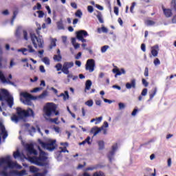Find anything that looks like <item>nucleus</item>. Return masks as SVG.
<instances>
[{"instance_id":"nucleus-1","label":"nucleus","mask_w":176,"mask_h":176,"mask_svg":"<svg viewBox=\"0 0 176 176\" xmlns=\"http://www.w3.org/2000/svg\"><path fill=\"white\" fill-rule=\"evenodd\" d=\"M25 148L28 156V159L31 163L36 164V166H43V162L47 160V157L46 156V153L41 149V147H38L40 151L39 156L36 157L38 155V151L34 148V144H26L25 145ZM30 155H34V156L31 157Z\"/></svg>"},{"instance_id":"nucleus-2","label":"nucleus","mask_w":176,"mask_h":176,"mask_svg":"<svg viewBox=\"0 0 176 176\" xmlns=\"http://www.w3.org/2000/svg\"><path fill=\"white\" fill-rule=\"evenodd\" d=\"M0 167L3 168V170L0 173L2 176H9V173H8V168H18V170H21L23 166L19 165L17 162L12 161V157L8 155L6 157L0 158Z\"/></svg>"},{"instance_id":"nucleus-3","label":"nucleus","mask_w":176,"mask_h":176,"mask_svg":"<svg viewBox=\"0 0 176 176\" xmlns=\"http://www.w3.org/2000/svg\"><path fill=\"white\" fill-rule=\"evenodd\" d=\"M28 116H32V118L35 116V113L32 109L28 108L27 110H23L21 108L17 107L16 114H12L11 120L14 123H19L20 120H23L24 118H28Z\"/></svg>"},{"instance_id":"nucleus-4","label":"nucleus","mask_w":176,"mask_h":176,"mask_svg":"<svg viewBox=\"0 0 176 176\" xmlns=\"http://www.w3.org/2000/svg\"><path fill=\"white\" fill-rule=\"evenodd\" d=\"M40 30H42V28H41V25H39V27L36 30V32L37 35H38V37L35 35L34 33L30 34V38L31 41L33 43V46L35 47V49H38V47L40 49H43V38H42V36H40L39 34H41V32H39Z\"/></svg>"},{"instance_id":"nucleus-5","label":"nucleus","mask_w":176,"mask_h":176,"mask_svg":"<svg viewBox=\"0 0 176 176\" xmlns=\"http://www.w3.org/2000/svg\"><path fill=\"white\" fill-rule=\"evenodd\" d=\"M20 96L21 97H23V98H25V100H23V98L20 99L21 102H23V104H24L25 105H29L30 107L32 105V102L31 101V100H36V97L33 96L28 92H21Z\"/></svg>"},{"instance_id":"nucleus-6","label":"nucleus","mask_w":176,"mask_h":176,"mask_svg":"<svg viewBox=\"0 0 176 176\" xmlns=\"http://www.w3.org/2000/svg\"><path fill=\"white\" fill-rule=\"evenodd\" d=\"M44 112L46 116H52L53 114L57 116L59 113L58 111H56V104L53 103H47L44 107Z\"/></svg>"},{"instance_id":"nucleus-7","label":"nucleus","mask_w":176,"mask_h":176,"mask_svg":"<svg viewBox=\"0 0 176 176\" xmlns=\"http://www.w3.org/2000/svg\"><path fill=\"white\" fill-rule=\"evenodd\" d=\"M38 142L41 145L42 148H44V149H47L50 152L56 149V140H50L48 143H45L41 139H38Z\"/></svg>"},{"instance_id":"nucleus-8","label":"nucleus","mask_w":176,"mask_h":176,"mask_svg":"<svg viewBox=\"0 0 176 176\" xmlns=\"http://www.w3.org/2000/svg\"><path fill=\"white\" fill-rule=\"evenodd\" d=\"M2 94H5V96H7V98L0 94V101H6L8 107L12 108L14 104L13 102V96H9V93L6 91V89H2Z\"/></svg>"},{"instance_id":"nucleus-9","label":"nucleus","mask_w":176,"mask_h":176,"mask_svg":"<svg viewBox=\"0 0 176 176\" xmlns=\"http://www.w3.org/2000/svg\"><path fill=\"white\" fill-rule=\"evenodd\" d=\"M96 67V61L94 59H88L85 64V69L86 71H89V72H94V68Z\"/></svg>"},{"instance_id":"nucleus-10","label":"nucleus","mask_w":176,"mask_h":176,"mask_svg":"<svg viewBox=\"0 0 176 176\" xmlns=\"http://www.w3.org/2000/svg\"><path fill=\"white\" fill-rule=\"evenodd\" d=\"M17 52H21L23 56H28V53H32L33 54H35L36 51L34 50V47H32V45H28V48H21L18 49Z\"/></svg>"},{"instance_id":"nucleus-11","label":"nucleus","mask_w":176,"mask_h":176,"mask_svg":"<svg viewBox=\"0 0 176 176\" xmlns=\"http://www.w3.org/2000/svg\"><path fill=\"white\" fill-rule=\"evenodd\" d=\"M74 67V62H65L63 65L62 72L65 75H68L69 74V69Z\"/></svg>"},{"instance_id":"nucleus-12","label":"nucleus","mask_w":176,"mask_h":176,"mask_svg":"<svg viewBox=\"0 0 176 176\" xmlns=\"http://www.w3.org/2000/svg\"><path fill=\"white\" fill-rule=\"evenodd\" d=\"M117 151H118V143H116L113 144L111 147V151H110L107 154V157L109 162H112V159H113V156H115V153H116Z\"/></svg>"},{"instance_id":"nucleus-13","label":"nucleus","mask_w":176,"mask_h":176,"mask_svg":"<svg viewBox=\"0 0 176 176\" xmlns=\"http://www.w3.org/2000/svg\"><path fill=\"white\" fill-rule=\"evenodd\" d=\"M8 135L6 128H5V126L2 124V123H0V142L2 141V137L3 140H6V138H8Z\"/></svg>"},{"instance_id":"nucleus-14","label":"nucleus","mask_w":176,"mask_h":176,"mask_svg":"<svg viewBox=\"0 0 176 176\" xmlns=\"http://www.w3.org/2000/svg\"><path fill=\"white\" fill-rule=\"evenodd\" d=\"M159 54V45H156L153 47H151V55H149V57L152 58L153 57H157V55Z\"/></svg>"},{"instance_id":"nucleus-15","label":"nucleus","mask_w":176,"mask_h":176,"mask_svg":"<svg viewBox=\"0 0 176 176\" xmlns=\"http://www.w3.org/2000/svg\"><path fill=\"white\" fill-rule=\"evenodd\" d=\"M125 86L129 90H130V89H135V87H137V80L132 78L131 82H127Z\"/></svg>"},{"instance_id":"nucleus-16","label":"nucleus","mask_w":176,"mask_h":176,"mask_svg":"<svg viewBox=\"0 0 176 176\" xmlns=\"http://www.w3.org/2000/svg\"><path fill=\"white\" fill-rule=\"evenodd\" d=\"M102 130L104 131V126H101L100 128H99L98 126H94L91 128L90 133L91 134H94V137H96L97 134L101 133Z\"/></svg>"},{"instance_id":"nucleus-17","label":"nucleus","mask_w":176,"mask_h":176,"mask_svg":"<svg viewBox=\"0 0 176 176\" xmlns=\"http://www.w3.org/2000/svg\"><path fill=\"white\" fill-rule=\"evenodd\" d=\"M77 39L80 38H86V36H89V33L86 30H79L76 32Z\"/></svg>"},{"instance_id":"nucleus-18","label":"nucleus","mask_w":176,"mask_h":176,"mask_svg":"<svg viewBox=\"0 0 176 176\" xmlns=\"http://www.w3.org/2000/svg\"><path fill=\"white\" fill-rule=\"evenodd\" d=\"M0 80L3 83H7L8 85H12V86H14V82L6 80V77H5V75H3V73H2V72H0Z\"/></svg>"},{"instance_id":"nucleus-19","label":"nucleus","mask_w":176,"mask_h":176,"mask_svg":"<svg viewBox=\"0 0 176 176\" xmlns=\"http://www.w3.org/2000/svg\"><path fill=\"white\" fill-rule=\"evenodd\" d=\"M162 10L164 12V16L166 17H171V16H173V12L171 11L170 9H167V8H162Z\"/></svg>"},{"instance_id":"nucleus-20","label":"nucleus","mask_w":176,"mask_h":176,"mask_svg":"<svg viewBox=\"0 0 176 176\" xmlns=\"http://www.w3.org/2000/svg\"><path fill=\"white\" fill-rule=\"evenodd\" d=\"M13 174L17 176H23L27 175V171L25 170H22L21 171L14 170Z\"/></svg>"},{"instance_id":"nucleus-21","label":"nucleus","mask_w":176,"mask_h":176,"mask_svg":"<svg viewBox=\"0 0 176 176\" xmlns=\"http://www.w3.org/2000/svg\"><path fill=\"white\" fill-rule=\"evenodd\" d=\"M59 97H63L64 101H67V100H68L69 98V94H68V91H65V94L64 93H61L59 95Z\"/></svg>"},{"instance_id":"nucleus-22","label":"nucleus","mask_w":176,"mask_h":176,"mask_svg":"<svg viewBox=\"0 0 176 176\" xmlns=\"http://www.w3.org/2000/svg\"><path fill=\"white\" fill-rule=\"evenodd\" d=\"M156 93H157V88H154L153 90H151V91L150 92V99L148 100V101H151V100L153 99V97L156 96Z\"/></svg>"},{"instance_id":"nucleus-23","label":"nucleus","mask_w":176,"mask_h":176,"mask_svg":"<svg viewBox=\"0 0 176 176\" xmlns=\"http://www.w3.org/2000/svg\"><path fill=\"white\" fill-rule=\"evenodd\" d=\"M91 85H93V83L91 82V80H87L85 82V91H86V90H90V88L91 87Z\"/></svg>"},{"instance_id":"nucleus-24","label":"nucleus","mask_w":176,"mask_h":176,"mask_svg":"<svg viewBox=\"0 0 176 176\" xmlns=\"http://www.w3.org/2000/svg\"><path fill=\"white\" fill-rule=\"evenodd\" d=\"M112 72L116 74L115 78H118V76H120V75H122V73H120V69H118V67L113 69Z\"/></svg>"},{"instance_id":"nucleus-25","label":"nucleus","mask_w":176,"mask_h":176,"mask_svg":"<svg viewBox=\"0 0 176 176\" xmlns=\"http://www.w3.org/2000/svg\"><path fill=\"white\" fill-rule=\"evenodd\" d=\"M17 14H19V11L18 10H14L13 12V16H12V19L11 20V25H13V24L14 23V20H16V17H17Z\"/></svg>"},{"instance_id":"nucleus-26","label":"nucleus","mask_w":176,"mask_h":176,"mask_svg":"<svg viewBox=\"0 0 176 176\" xmlns=\"http://www.w3.org/2000/svg\"><path fill=\"white\" fill-rule=\"evenodd\" d=\"M96 17L101 24L104 23V19H102V14L101 12H98Z\"/></svg>"},{"instance_id":"nucleus-27","label":"nucleus","mask_w":176,"mask_h":176,"mask_svg":"<svg viewBox=\"0 0 176 176\" xmlns=\"http://www.w3.org/2000/svg\"><path fill=\"white\" fill-rule=\"evenodd\" d=\"M76 17H78V19H82V16H83V12H82V10H78L75 12Z\"/></svg>"},{"instance_id":"nucleus-28","label":"nucleus","mask_w":176,"mask_h":176,"mask_svg":"<svg viewBox=\"0 0 176 176\" xmlns=\"http://www.w3.org/2000/svg\"><path fill=\"white\" fill-rule=\"evenodd\" d=\"M56 42H57V39H56V38L52 39L51 44L50 45V49H53V47H56Z\"/></svg>"},{"instance_id":"nucleus-29","label":"nucleus","mask_w":176,"mask_h":176,"mask_svg":"<svg viewBox=\"0 0 176 176\" xmlns=\"http://www.w3.org/2000/svg\"><path fill=\"white\" fill-rule=\"evenodd\" d=\"M14 159H19V157H21V154L19 150H16V152L13 153Z\"/></svg>"},{"instance_id":"nucleus-30","label":"nucleus","mask_w":176,"mask_h":176,"mask_svg":"<svg viewBox=\"0 0 176 176\" xmlns=\"http://www.w3.org/2000/svg\"><path fill=\"white\" fill-rule=\"evenodd\" d=\"M98 146H99V149L100 151H102V149H104V146H105V143L104 142V141L101 140L98 142Z\"/></svg>"},{"instance_id":"nucleus-31","label":"nucleus","mask_w":176,"mask_h":176,"mask_svg":"<svg viewBox=\"0 0 176 176\" xmlns=\"http://www.w3.org/2000/svg\"><path fill=\"white\" fill-rule=\"evenodd\" d=\"M43 63H44V64H45V65H50V59H49V58L47 57H44L42 59Z\"/></svg>"},{"instance_id":"nucleus-32","label":"nucleus","mask_w":176,"mask_h":176,"mask_svg":"<svg viewBox=\"0 0 176 176\" xmlns=\"http://www.w3.org/2000/svg\"><path fill=\"white\" fill-rule=\"evenodd\" d=\"M21 27H18L15 33V36H16V38H19L21 34Z\"/></svg>"},{"instance_id":"nucleus-33","label":"nucleus","mask_w":176,"mask_h":176,"mask_svg":"<svg viewBox=\"0 0 176 176\" xmlns=\"http://www.w3.org/2000/svg\"><path fill=\"white\" fill-rule=\"evenodd\" d=\"M54 61L60 62L61 60H63V56H61V55H54Z\"/></svg>"},{"instance_id":"nucleus-34","label":"nucleus","mask_w":176,"mask_h":176,"mask_svg":"<svg viewBox=\"0 0 176 176\" xmlns=\"http://www.w3.org/2000/svg\"><path fill=\"white\" fill-rule=\"evenodd\" d=\"M58 30H64V25L63 24V21H58L56 23Z\"/></svg>"},{"instance_id":"nucleus-35","label":"nucleus","mask_w":176,"mask_h":176,"mask_svg":"<svg viewBox=\"0 0 176 176\" xmlns=\"http://www.w3.org/2000/svg\"><path fill=\"white\" fill-rule=\"evenodd\" d=\"M30 173H38V171H39V169H38V168L35 166H30Z\"/></svg>"},{"instance_id":"nucleus-36","label":"nucleus","mask_w":176,"mask_h":176,"mask_svg":"<svg viewBox=\"0 0 176 176\" xmlns=\"http://www.w3.org/2000/svg\"><path fill=\"white\" fill-rule=\"evenodd\" d=\"M56 71H63V65L61 63H58L55 65Z\"/></svg>"},{"instance_id":"nucleus-37","label":"nucleus","mask_w":176,"mask_h":176,"mask_svg":"<svg viewBox=\"0 0 176 176\" xmlns=\"http://www.w3.org/2000/svg\"><path fill=\"white\" fill-rule=\"evenodd\" d=\"M93 176H105V174L102 171H97L94 173Z\"/></svg>"},{"instance_id":"nucleus-38","label":"nucleus","mask_w":176,"mask_h":176,"mask_svg":"<svg viewBox=\"0 0 176 176\" xmlns=\"http://www.w3.org/2000/svg\"><path fill=\"white\" fill-rule=\"evenodd\" d=\"M85 104L87 107H93V104H94V102H93V100H89L87 102H85Z\"/></svg>"},{"instance_id":"nucleus-39","label":"nucleus","mask_w":176,"mask_h":176,"mask_svg":"<svg viewBox=\"0 0 176 176\" xmlns=\"http://www.w3.org/2000/svg\"><path fill=\"white\" fill-rule=\"evenodd\" d=\"M118 108L120 111H122V109H124V108H126V104L123 102H120L118 103Z\"/></svg>"},{"instance_id":"nucleus-40","label":"nucleus","mask_w":176,"mask_h":176,"mask_svg":"<svg viewBox=\"0 0 176 176\" xmlns=\"http://www.w3.org/2000/svg\"><path fill=\"white\" fill-rule=\"evenodd\" d=\"M109 46V45H104L101 47V53H105L107 50H108Z\"/></svg>"},{"instance_id":"nucleus-41","label":"nucleus","mask_w":176,"mask_h":176,"mask_svg":"<svg viewBox=\"0 0 176 176\" xmlns=\"http://www.w3.org/2000/svg\"><path fill=\"white\" fill-rule=\"evenodd\" d=\"M170 6L174 9V10L176 11V0H172L170 3Z\"/></svg>"},{"instance_id":"nucleus-42","label":"nucleus","mask_w":176,"mask_h":176,"mask_svg":"<svg viewBox=\"0 0 176 176\" xmlns=\"http://www.w3.org/2000/svg\"><path fill=\"white\" fill-rule=\"evenodd\" d=\"M142 83L143 85H144V87H148V86H149V82H148V81H146V80L144 78L142 79Z\"/></svg>"},{"instance_id":"nucleus-43","label":"nucleus","mask_w":176,"mask_h":176,"mask_svg":"<svg viewBox=\"0 0 176 176\" xmlns=\"http://www.w3.org/2000/svg\"><path fill=\"white\" fill-rule=\"evenodd\" d=\"M135 5H137V3L135 2L132 3V6H131V8H130L131 13H134V8H135Z\"/></svg>"},{"instance_id":"nucleus-44","label":"nucleus","mask_w":176,"mask_h":176,"mask_svg":"<svg viewBox=\"0 0 176 176\" xmlns=\"http://www.w3.org/2000/svg\"><path fill=\"white\" fill-rule=\"evenodd\" d=\"M145 23H146L147 25H155V21H151V20H147V21H146Z\"/></svg>"},{"instance_id":"nucleus-45","label":"nucleus","mask_w":176,"mask_h":176,"mask_svg":"<svg viewBox=\"0 0 176 176\" xmlns=\"http://www.w3.org/2000/svg\"><path fill=\"white\" fill-rule=\"evenodd\" d=\"M23 38L25 41H28V33L27 32V31L23 30Z\"/></svg>"},{"instance_id":"nucleus-46","label":"nucleus","mask_w":176,"mask_h":176,"mask_svg":"<svg viewBox=\"0 0 176 176\" xmlns=\"http://www.w3.org/2000/svg\"><path fill=\"white\" fill-rule=\"evenodd\" d=\"M58 118L50 119V122H52V123H55V124H58Z\"/></svg>"},{"instance_id":"nucleus-47","label":"nucleus","mask_w":176,"mask_h":176,"mask_svg":"<svg viewBox=\"0 0 176 176\" xmlns=\"http://www.w3.org/2000/svg\"><path fill=\"white\" fill-rule=\"evenodd\" d=\"M146 94H148V89L144 88L142 91L141 96H146Z\"/></svg>"},{"instance_id":"nucleus-48","label":"nucleus","mask_w":176,"mask_h":176,"mask_svg":"<svg viewBox=\"0 0 176 176\" xmlns=\"http://www.w3.org/2000/svg\"><path fill=\"white\" fill-rule=\"evenodd\" d=\"M144 75L146 77L149 76V69L148 67H145Z\"/></svg>"},{"instance_id":"nucleus-49","label":"nucleus","mask_w":176,"mask_h":176,"mask_svg":"<svg viewBox=\"0 0 176 176\" xmlns=\"http://www.w3.org/2000/svg\"><path fill=\"white\" fill-rule=\"evenodd\" d=\"M102 121V117L96 118L95 124H98V123H101Z\"/></svg>"},{"instance_id":"nucleus-50","label":"nucleus","mask_w":176,"mask_h":176,"mask_svg":"<svg viewBox=\"0 0 176 176\" xmlns=\"http://www.w3.org/2000/svg\"><path fill=\"white\" fill-rule=\"evenodd\" d=\"M37 13L38 14V17L40 19H42V17H43V16H45V13L43 12V11H37Z\"/></svg>"},{"instance_id":"nucleus-51","label":"nucleus","mask_w":176,"mask_h":176,"mask_svg":"<svg viewBox=\"0 0 176 176\" xmlns=\"http://www.w3.org/2000/svg\"><path fill=\"white\" fill-rule=\"evenodd\" d=\"M35 131H36V129L34 126H32L31 129H29V133L30 135H32V133H35Z\"/></svg>"},{"instance_id":"nucleus-52","label":"nucleus","mask_w":176,"mask_h":176,"mask_svg":"<svg viewBox=\"0 0 176 176\" xmlns=\"http://www.w3.org/2000/svg\"><path fill=\"white\" fill-rule=\"evenodd\" d=\"M87 10L89 13H93V12H94V8H93V6H89L87 7Z\"/></svg>"},{"instance_id":"nucleus-53","label":"nucleus","mask_w":176,"mask_h":176,"mask_svg":"<svg viewBox=\"0 0 176 176\" xmlns=\"http://www.w3.org/2000/svg\"><path fill=\"white\" fill-rule=\"evenodd\" d=\"M40 90H42V88L36 87V88H34L33 90H32L31 93H38V91H40Z\"/></svg>"},{"instance_id":"nucleus-54","label":"nucleus","mask_w":176,"mask_h":176,"mask_svg":"<svg viewBox=\"0 0 176 176\" xmlns=\"http://www.w3.org/2000/svg\"><path fill=\"white\" fill-rule=\"evenodd\" d=\"M154 65H160V60H159V58H156L154 60Z\"/></svg>"},{"instance_id":"nucleus-55","label":"nucleus","mask_w":176,"mask_h":176,"mask_svg":"<svg viewBox=\"0 0 176 176\" xmlns=\"http://www.w3.org/2000/svg\"><path fill=\"white\" fill-rule=\"evenodd\" d=\"M137 112H138V109H137V107H135L133 111L131 113V116H135V115H137Z\"/></svg>"},{"instance_id":"nucleus-56","label":"nucleus","mask_w":176,"mask_h":176,"mask_svg":"<svg viewBox=\"0 0 176 176\" xmlns=\"http://www.w3.org/2000/svg\"><path fill=\"white\" fill-rule=\"evenodd\" d=\"M40 72H42V74H45L46 72V70L45 69V67L43 65H41L39 67Z\"/></svg>"},{"instance_id":"nucleus-57","label":"nucleus","mask_w":176,"mask_h":176,"mask_svg":"<svg viewBox=\"0 0 176 176\" xmlns=\"http://www.w3.org/2000/svg\"><path fill=\"white\" fill-rule=\"evenodd\" d=\"M70 5L72 8H73V9H78V5L76 4V3L72 2Z\"/></svg>"},{"instance_id":"nucleus-58","label":"nucleus","mask_w":176,"mask_h":176,"mask_svg":"<svg viewBox=\"0 0 176 176\" xmlns=\"http://www.w3.org/2000/svg\"><path fill=\"white\" fill-rule=\"evenodd\" d=\"M102 98L104 102H108V104H112V100L104 98V97L102 96Z\"/></svg>"},{"instance_id":"nucleus-59","label":"nucleus","mask_w":176,"mask_h":176,"mask_svg":"<svg viewBox=\"0 0 176 176\" xmlns=\"http://www.w3.org/2000/svg\"><path fill=\"white\" fill-rule=\"evenodd\" d=\"M90 140H91L90 136H88V137L85 140V144H88V145H90V144H91V143L90 142Z\"/></svg>"},{"instance_id":"nucleus-60","label":"nucleus","mask_w":176,"mask_h":176,"mask_svg":"<svg viewBox=\"0 0 176 176\" xmlns=\"http://www.w3.org/2000/svg\"><path fill=\"white\" fill-rule=\"evenodd\" d=\"M82 57V52H78L77 55L75 56L76 60H79Z\"/></svg>"},{"instance_id":"nucleus-61","label":"nucleus","mask_w":176,"mask_h":176,"mask_svg":"<svg viewBox=\"0 0 176 176\" xmlns=\"http://www.w3.org/2000/svg\"><path fill=\"white\" fill-rule=\"evenodd\" d=\"M141 50H142V52H146V47L145 44L143 43L141 45Z\"/></svg>"},{"instance_id":"nucleus-62","label":"nucleus","mask_w":176,"mask_h":176,"mask_svg":"<svg viewBox=\"0 0 176 176\" xmlns=\"http://www.w3.org/2000/svg\"><path fill=\"white\" fill-rule=\"evenodd\" d=\"M102 32H104V34H107V32H108V28L102 26Z\"/></svg>"},{"instance_id":"nucleus-63","label":"nucleus","mask_w":176,"mask_h":176,"mask_svg":"<svg viewBox=\"0 0 176 176\" xmlns=\"http://www.w3.org/2000/svg\"><path fill=\"white\" fill-rule=\"evenodd\" d=\"M65 152H67V153L69 152L68 150H67L66 147L60 148V153H65Z\"/></svg>"},{"instance_id":"nucleus-64","label":"nucleus","mask_w":176,"mask_h":176,"mask_svg":"<svg viewBox=\"0 0 176 176\" xmlns=\"http://www.w3.org/2000/svg\"><path fill=\"white\" fill-rule=\"evenodd\" d=\"M95 102H96V104L98 105V107H101V100H96L95 101Z\"/></svg>"}]
</instances>
